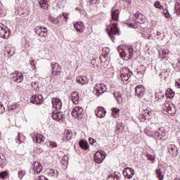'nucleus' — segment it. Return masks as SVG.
Segmentation results:
<instances>
[{"label":"nucleus","instance_id":"obj_1","mask_svg":"<svg viewBox=\"0 0 180 180\" xmlns=\"http://www.w3.org/2000/svg\"><path fill=\"white\" fill-rule=\"evenodd\" d=\"M117 50L121 58H122V60H126V61L133 58L134 53H136V50H134V48L131 46H118Z\"/></svg>","mask_w":180,"mask_h":180},{"label":"nucleus","instance_id":"obj_2","mask_svg":"<svg viewBox=\"0 0 180 180\" xmlns=\"http://www.w3.org/2000/svg\"><path fill=\"white\" fill-rule=\"evenodd\" d=\"M11 36H12L11 29L6 27V25L0 23V37H1V39H8Z\"/></svg>","mask_w":180,"mask_h":180},{"label":"nucleus","instance_id":"obj_3","mask_svg":"<svg viewBox=\"0 0 180 180\" xmlns=\"http://www.w3.org/2000/svg\"><path fill=\"white\" fill-rule=\"evenodd\" d=\"M84 108L79 106L75 107L72 110V116L78 120H81L84 117Z\"/></svg>","mask_w":180,"mask_h":180},{"label":"nucleus","instance_id":"obj_4","mask_svg":"<svg viewBox=\"0 0 180 180\" xmlns=\"http://www.w3.org/2000/svg\"><path fill=\"white\" fill-rule=\"evenodd\" d=\"M108 34L112 41H115V34H119V29H117V23L114 22L110 27V30L108 31Z\"/></svg>","mask_w":180,"mask_h":180},{"label":"nucleus","instance_id":"obj_5","mask_svg":"<svg viewBox=\"0 0 180 180\" xmlns=\"http://www.w3.org/2000/svg\"><path fill=\"white\" fill-rule=\"evenodd\" d=\"M152 137L154 139H158L159 140H162L165 136H167V131L165 129L159 128L157 131L151 134Z\"/></svg>","mask_w":180,"mask_h":180},{"label":"nucleus","instance_id":"obj_6","mask_svg":"<svg viewBox=\"0 0 180 180\" xmlns=\"http://www.w3.org/2000/svg\"><path fill=\"white\" fill-rule=\"evenodd\" d=\"M106 89H108V88L105 84L100 83L94 86V92L96 94V96H100L103 92H106Z\"/></svg>","mask_w":180,"mask_h":180},{"label":"nucleus","instance_id":"obj_7","mask_svg":"<svg viewBox=\"0 0 180 180\" xmlns=\"http://www.w3.org/2000/svg\"><path fill=\"white\" fill-rule=\"evenodd\" d=\"M51 65L52 68V75L55 73L56 77H60L61 75V68L60 67V65L56 62H52Z\"/></svg>","mask_w":180,"mask_h":180},{"label":"nucleus","instance_id":"obj_8","mask_svg":"<svg viewBox=\"0 0 180 180\" xmlns=\"http://www.w3.org/2000/svg\"><path fill=\"white\" fill-rule=\"evenodd\" d=\"M51 116L54 120H57V122L64 120V119H65V115L63 113V112H58V110H56L52 112Z\"/></svg>","mask_w":180,"mask_h":180},{"label":"nucleus","instance_id":"obj_9","mask_svg":"<svg viewBox=\"0 0 180 180\" xmlns=\"http://www.w3.org/2000/svg\"><path fill=\"white\" fill-rule=\"evenodd\" d=\"M35 33L40 37H47V27H36Z\"/></svg>","mask_w":180,"mask_h":180},{"label":"nucleus","instance_id":"obj_10","mask_svg":"<svg viewBox=\"0 0 180 180\" xmlns=\"http://www.w3.org/2000/svg\"><path fill=\"white\" fill-rule=\"evenodd\" d=\"M11 78L15 82H22L23 81V75L18 71L11 74Z\"/></svg>","mask_w":180,"mask_h":180},{"label":"nucleus","instance_id":"obj_11","mask_svg":"<svg viewBox=\"0 0 180 180\" xmlns=\"http://www.w3.org/2000/svg\"><path fill=\"white\" fill-rule=\"evenodd\" d=\"M123 175L124 176H126L127 179H131L134 176V169L130 167H126L123 170Z\"/></svg>","mask_w":180,"mask_h":180},{"label":"nucleus","instance_id":"obj_12","mask_svg":"<svg viewBox=\"0 0 180 180\" xmlns=\"http://www.w3.org/2000/svg\"><path fill=\"white\" fill-rule=\"evenodd\" d=\"M31 103H34V105H40V103H43V96H32L30 98Z\"/></svg>","mask_w":180,"mask_h":180},{"label":"nucleus","instance_id":"obj_13","mask_svg":"<svg viewBox=\"0 0 180 180\" xmlns=\"http://www.w3.org/2000/svg\"><path fill=\"white\" fill-rule=\"evenodd\" d=\"M74 27L75 30L78 33H82L84 30H85V25H84V22L82 21H77L74 24Z\"/></svg>","mask_w":180,"mask_h":180},{"label":"nucleus","instance_id":"obj_14","mask_svg":"<svg viewBox=\"0 0 180 180\" xmlns=\"http://www.w3.org/2000/svg\"><path fill=\"white\" fill-rule=\"evenodd\" d=\"M32 169L34 172V174H37V175H39L41 171H43V166L41 165V163L39 162H34Z\"/></svg>","mask_w":180,"mask_h":180},{"label":"nucleus","instance_id":"obj_15","mask_svg":"<svg viewBox=\"0 0 180 180\" xmlns=\"http://www.w3.org/2000/svg\"><path fill=\"white\" fill-rule=\"evenodd\" d=\"M144 92L146 90H144L143 85L139 84L135 87V94L138 98H141L144 95Z\"/></svg>","mask_w":180,"mask_h":180},{"label":"nucleus","instance_id":"obj_16","mask_svg":"<svg viewBox=\"0 0 180 180\" xmlns=\"http://www.w3.org/2000/svg\"><path fill=\"white\" fill-rule=\"evenodd\" d=\"M52 106L53 108H56V110H61L63 106V103L60 98H53L52 99Z\"/></svg>","mask_w":180,"mask_h":180},{"label":"nucleus","instance_id":"obj_17","mask_svg":"<svg viewBox=\"0 0 180 180\" xmlns=\"http://www.w3.org/2000/svg\"><path fill=\"white\" fill-rule=\"evenodd\" d=\"M151 117H153V111H151L150 108L143 110L142 111V119L144 120H150Z\"/></svg>","mask_w":180,"mask_h":180},{"label":"nucleus","instance_id":"obj_18","mask_svg":"<svg viewBox=\"0 0 180 180\" xmlns=\"http://www.w3.org/2000/svg\"><path fill=\"white\" fill-rule=\"evenodd\" d=\"M96 116L100 119L105 117L106 116V110L103 107H98L96 110Z\"/></svg>","mask_w":180,"mask_h":180},{"label":"nucleus","instance_id":"obj_19","mask_svg":"<svg viewBox=\"0 0 180 180\" xmlns=\"http://www.w3.org/2000/svg\"><path fill=\"white\" fill-rule=\"evenodd\" d=\"M119 15H120L119 8H117L116 7L114 6L111 9V18L112 20H115L116 22H118Z\"/></svg>","mask_w":180,"mask_h":180},{"label":"nucleus","instance_id":"obj_20","mask_svg":"<svg viewBox=\"0 0 180 180\" xmlns=\"http://www.w3.org/2000/svg\"><path fill=\"white\" fill-rule=\"evenodd\" d=\"M76 81L77 84H81V85H86L89 82V79L86 76H79L77 77Z\"/></svg>","mask_w":180,"mask_h":180},{"label":"nucleus","instance_id":"obj_21","mask_svg":"<svg viewBox=\"0 0 180 180\" xmlns=\"http://www.w3.org/2000/svg\"><path fill=\"white\" fill-rule=\"evenodd\" d=\"M70 99L75 105H78L79 101V94L77 91H73L70 95Z\"/></svg>","mask_w":180,"mask_h":180},{"label":"nucleus","instance_id":"obj_22","mask_svg":"<svg viewBox=\"0 0 180 180\" xmlns=\"http://www.w3.org/2000/svg\"><path fill=\"white\" fill-rule=\"evenodd\" d=\"M32 140L36 143H43V141L45 140V138L41 134H37L33 136Z\"/></svg>","mask_w":180,"mask_h":180},{"label":"nucleus","instance_id":"obj_23","mask_svg":"<svg viewBox=\"0 0 180 180\" xmlns=\"http://www.w3.org/2000/svg\"><path fill=\"white\" fill-rule=\"evenodd\" d=\"M168 150L171 155H173V156L178 155V149H176V146H175V145H169L168 146Z\"/></svg>","mask_w":180,"mask_h":180},{"label":"nucleus","instance_id":"obj_24","mask_svg":"<svg viewBox=\"0 0 180 180\" xmlns=\"http://www.w3.org/2000/svg\"><path fill=\"white\" fill-rule=\"evenodd\" d=\"M71 139H72V130H65V136L63 137V140H65V141H68L70 140H71Z\"/></svg>","mask_w":180,"mask_h":180},{"label":"nucleus","instance_id":"obj_25","mask_svg":"<svg viewBox=\"0 0 180 180\" xmlns=\"http://www.w3.org/2000/svg\"><path fill=\"white\" fill-rule=\"evenodd\" d=\"M105 159V156L102 158L99 153H96L94 155V161L97 164H101V162H103V160Z\"/></svg>","mask_w":180,"mask_h":180},{"label":"nucleus","instance_id":"obj_26","mask_svg":"<svg viewBox=\"0 0 180 180\" xmlns=\"http://www.w3.org/2000/svg\"><path fill=\"white\" fill-rule=\"evenodd\" d=\"M134 18L136 19V20H139V23H144V15L141 13H136L134 14Z\"/></svg>","mask_w":180,"mask_h":180},{"label":"nucleus","instance_id":"obj_27","mask_svg":"<svg viewBox=\"0 0 180 180\" xmlns=\"http://www.w3.org/2000/svg\"><path fill=\"white\" fill-rule=\"evenodd\" d=\"M39 5L41 9H44L45 11H47L49 8V1L47 0H40L39 1Z\"/></svg>","mask_w":180,"mask_h":180},{"label":"nucleus","instance_id":"obj_28","mask_svg":"<svg viewBox=\"0 0 180 180\" xmlns=\"http://www.w3.org/2000/svg\"><path fill=\"white\" fill-rule=\"evenodd\" d=\"M60 18H63V16L61 15H58L57 18L49 16V22H51L53 25H58V23H60Z\"/></svg>","mask_w":180,"mask_h":180},{"label":"nucleus","instance_id":"obj_29","mask_svg":"<svg viewBox=\"0 0 180 180\" xmlns=\"http://www.w3.org/2000/svg\"><path fill=\"white\" fill-rule=\"evenodd\" d=\"M49 176H53V178H58V171L54 169H50L48 171Z\"/></svg>","mask_w":180,"mask_h":180},{"label":"nucleus","instance_id":"obj_30","mask_svg":"<svg viewBox=\"0 0 180 180\" xmlns=\"http://www.w3.org/2000/svg\"><path fill=\"white\" fill-rule=\"evenodd\" d=\"M79 146L81 148H83V150H89V144L86 141L81 140L79 143Z\"/></svg>","mask_w":180,"mask_h":180},{"label":"nucleus","instance_id":"obj_31","mask_svg":"<svg viewBox=\"0 0 180 180\" xmlns=\"http://www.w3.org/2000/svg\"><path fill=\"white\" fill-rule=\"evenodd\" d=\"M130 77H131V75L129 73H124L121 74L120 77L123 82H129V79H130Z\"/></svg>","mask_w":180,"mask_h":180},{"label":"nucleus","instance_id":"obj_32","mask_svg":"<svg viewBox=\"0 0 180 180\" xmlns=\"http://www.w3.org/2000/svg\"><path fill=\"white\" fill-rule=\"evenodd\" d=\"M166 96L169 99H172V98L175 96V92H174V91H172L171 89H167L166 91Z\"/></svg>","mask_w":180,"mask_h":180},{"label":"nucleus","instance_id":"obj_33","mask_svg":"<svg viewBox=\"0 0 180 180\" xmlns=\"http://www.w3.org/2000/svg\"><path fill=\"white\" fill-rule=\"evenodd\" d=\"M156 172V176L158 178L159 180H164V175H162V172L161 171V169L158 168L155 170Z\"/></svg>","mask_w":180,"mask_h":180},{"label":"nucleus","instance_id":"obj_34","mask_svg":"<svg viewBox=\"0 0 180 180\" xmlns=\"http://www.w3.org/2000/svg\"><path fill=\"white\" fill-rule=\"evenodd\" d=\"M166 112L169 115H171L172 116V115H174L175 113H176V109H175V108L174 107V105L172 104V105H170V107L167 110H166Z\"/></svg>","mask_w":180,"mask_h":180},{"label":"nucleus","instance_id":"obj_35","mask_svg":"<svg viewBox=\"0 0 180 180\" xmlns=\"http://www.w3.org/2000/svg\"><path fill=\"white\" fill-rule=\"evenodd\" d=\"M146 67H144L143 65H141L140 67V68L136 69V72L137 74H139V75H144L145 72H146Z\"/></svg>","mask_w":180,"mask_h":180},{"label":"nucleus","instance_id":"obj_36","mask_svg":"<svg viewBox=\"0 0 180 180\" xmlns=\"http://www.w3.org/2000/svg\"><path fill=\"white\" fill-rule=\"evenodd\" d=\"M172 103H171V102L169 101H166L162 106L163 110H165L167 112V110L172 106Z\"/></svg>","mask_w":180,"mask_h":180},{"label":"nucleus","instance_id":"obj_37","mask_svg":"<svg viewBox=\"0 0 180 180\" xmlns=\"http://www.w3.org/2000/svg\"><path fill=\"white\" fill-rule=\"evenodd\" d=\"M114 96L116 99V101L120 103V102H122V94L120 92H114Z\"/></svg>","mask_w":180,"mask_h":180},{"label":"nucleus","instance_id":"obj_38","mask_svg":"<svg viewBox=\"0 0 180 180\" xmlns=\"http://www.w3.org/2000/svg\"><path fill=\"white\" fill-rule=\"evenodd\" d=\"M174 12L176 15H180V4L179 2H176L174 4Z\"/></svg>","mask_w":180,"mask_h":180},{"label":"nucleus","instance_id":"obj_39","mask_svg":"<svg viewBox=\"0 0 180 180\" xmlns=\"http://www.w3.org/2000/svg\"><path fill=\"white\" fill-rule=\"evenodd\" d=\"M120 112V109L112 108V115L113 116V117H119Z\"/></svg>","mask_w":180,"mask_h":180},{"label":"nucleus","instance_id":"obj_40","mask_svg":"<svg viewBox=\"0 0 180 180\" xmlns=\"http://www.w3.org/2000/svg\"><path fill=\"white\" fill-rule=\"evenodd\" d=\"M31 85L34 91H36V92H39V83L37 82H32L31 83Z\"/></svg>","mask_w":180,"mask_h":180},{"label":"nucleus","instance_id":"obj_41","mask_svg":"<svg viewBox=\"0 0 180 180\" xmlns=\"http://www.w3.org/2000/svg\"><path fill=\"white\" fill-rule=\"evenodd\" d=\"M146 158H148V161H150L152 163L155 162V156L150 155V153H147Z\"/></svg>","mask_w":180,"mask_h":180},{"label":"nucleus","instance_id":"obj_42","mask_svg":"<svg viewBox=\"0 0 180 180\" xmlns=\"http://www.w3.org/2000/svg\"><path fill=\"white\" fill-rule=\"evenodd\" d=\"M26 175V171L25 170H19L18 171V178L19 179H22L23 176Z\"/></svg>","mask_w":180,"mask_h":180},{"label":"nucleus","instance_id":"obj_43","mask_svg":"<svg viewBox=\"0 0 180 180\" xmlns=\"http://www.w3.org/2000/svg\"><path fill=\"white\" fill-rule=\"evenodd\" d=\"M162 54L163 58H167V57H168V55L169 54V51L168 49H163L162 50Z\"/></svg>","mask_w":180,"mask_h":180},{"label":"nucleus","instance_id":"obj_44","mask_svg":"<svg viewBox=\"0 0 180 180\" xmlns=\"http://www.w3.org/2000/svg\"><path fill=\"white\" fill-rule=\"evenodd\" d=\"M100 60L101 63H106L108 61V55L102 54L100 56Z\"/></svg>","mask_w":180,"mask_h":180},{"label":"nucleus","instance_id":"obj_45","mask_svg":"<svg viewBox=\"0 0 180 180\" xmlns=\"http://www.w3.org/2000/svg\"><path fill=\"white\" fill-rule=\"evenodd\" d=\"M155 7L158 8V9H164V6L161 5V2L157 1L155 2Z\"/></svg>","mask_w":180,"mask_h":180},{"label":"nucleus","instance_id":"obj_46","mask_svg":"<svg viewBox=\"0 0 180 180\" xmlns=\"http://www.w3.org/2000/svg\"><path fill=\"white\" fill-rule=\"evenodd\" d=\"M6 176H8V172L4 171L0 173V178L1 179H5V178H6Z\"/></svg>","mask_w":180,"mask_h":180},{"label":"nucleus","instance_id":"obj_47","mask_svg":"<svg viewBox=\"0 0 180 180\" xmlns=\"http://www.w3.org/2000/svg\"><path fill=\"white\" fill-rule=\"evenodd\" d=\"M156 37L157 39H160V40H162V39H164V35L161 32L158 31L156 32Z\"/></svg>","mask_w":180,"mask_h":180},{"label":"nucleus","instance_id":"obj_48","mask_svg":"<svg viewBox=\"0 0 180 180\" xmlns=\"http://www.w3.org/2000/svg\"><path fill=\"white\" fill-rule=\"evenodd\" d=\"M96 153H98L102 158L104 157V158H106V152H105L103 150H98Z\"/></svg>","mask_w":180,"mask_h":180},{"label":"nucleus","instance_id":"obj_49","mask_svg":"<svg viewBox=\"0 0 180 180\" xmlns=\"http://www.w3.org/2000/svg\"><path fill=\"white\" fill-rule=\"evenodd\" d=\"M142 37H144V39L150 40L151 39V34H142Z\"/></svg>","mask_w":180,"mask_h":180},{"label":"nucleus","instance_id":"obj_50","mask_svg":"<svg viewBox=\"0 0 180 180\" xmlns=\"http://www.w3.org/2000/svg\"><path fill=\"white\" fill-rule=\"evenodd\" d=\"M155 98H156V101H162V99H164V95H162L160 96V95L156 94Z\"/></svg>","mask_w":180,"mask_h":180},{"label":"nucleus","instance_id":"obj_51","mask_svg":"<svg viewBox=\"0 0 180 180\" xmlns=\"http://www.w3.org/2000/svg\"><path fill=\"white\" fill-rule=\"evenodd\" d=\"M35 180H49L46 176H39L35 179Z\"/></svg>","mask_w":180,"mask_h":180},{"label":"nucleus","instance_id":"obj_52","mask_svg":"<svg viewBox=\"0 0 180 180\" xmlns=\"http://www.w3.org/2000/svg\"><path fill=\"white\" fill-rule=\"evenodd\" d=\"M50 146L51 147V148H56V147H57V143H56V142H51L50 143Z\"/></svg>","mask_w":180,"mask_h":180},{"label":"nucleus","instance_id":"obj_53","mask_svg":"<svg viewBox=\"0 0 180 180\" xmlns=\"http://www.w3.org/2000/svg\"><path fill=\"white\" fill-rule=\"evenodd\" d=\"M89 141L92 145L95 144V143H96V141L95 139H92V138H89Z\"/></svg>","mask_w":180,"mask_h":180},{"label":"nucleus","instance_id":"obj_54","mask_svg":"<svg viewBox=\"0 0 180 180\" xmlns=\"http://www.w3.org/2000/svg\"><path fill=\"white\" fill-rule=\"evenodd\" d=\"M5 160V155H0V165L2 164V161Z\"/></svg>","mask_w":180,"mask_h":180},{"label":"nucleus","instance_id":"obj_55","mask_svg":"<svg viewBox=\"0 0 180 180\" xmlns=\"http://www.w3.org/2000/svg\"><path fill=\"white\" fill-rule=\"evenodd\" d=\"M30 65L34 67L33 70H36V65H34V60H32L30 61Z\"/></svg>","mask_w":180,"mask_h":180},{"label":"nucleus","instance_id":"obj_56","mask_svg":"<svg viewBox=\"0 0 180 180\" xmlns=\"http://www.w3.org/2000/svg\"><path fill=\"white\" fill-rule=\"evenodd\" d=\"M176 68H178V70H180V59H179L177 63H176Z\"/></svg>","mask_w":180,"mask_h":180},{"label":"nucleus","instance_id":"obj_57","mask_svg":"<svg viewBox=\"0 0 180 180\" xmlns=\"http://www.w3.org/2000/svg\"><path fill=\"white\" fill-rule=\"evenodd\" d=\"M37 153L38 154H41V153H43V148H37Z\"/></svg>","mask_w":180,"mask_h":180},{"label":"nucleus","instance_id":"obj_58","mask_svg":"<svg viewBox=\"0 0 180 180\" xmlns=\"http://www.w3.org/2000/svg\"><path fill=\"white\" fill-rule=\"evenodd\" d=\"M20 134H18V139H16V143H19L20 144Z\"/></svg>","mask_w":180,"mask_h":180},{"label":"nucleus","instance_id":"obj_59","mask_svg":"<svg viewBox=\"0 0 180 180\" xmlns=\"http://www.w3.org/2000/svg\"><path fill=\"white\" fill-rule=\"evenodd\" d=\"M17 106H18V104H15V105H12L11 108V110H13L16 109Z\"/></svg>","mask_w":180,"mask_h":180},{"label":"nucleus","instance_id":"obj_60","mask_svg":"<svg viewBox=\"0 0 180 180\" xmlns=\"http://www.w3.org/2000/svg\"><path fill=\"white\" fill-rule=\"evenodd\" d=\"M63 18L67 20V19H68V16L67 15V13H63Z\"/></svg>","mask_w":180,"mask_h":180},{"label":"nucleus","instance_id":"obj_61","mask_svg":"<svg viewBox=\"0 0 180 180\" xmlns=\"http://www.w3.org/2000/svg\"><path fill=\"white\" fill-rule=\"evenodd\" d=\"M129 27H134V29H136V27H137L136 25H133L132 23H130V24H129Z\"/></svg>","mask_w":180,"mask_h":180},{"label":"nucleus","instance_id":"obj_62","mask_svg":"<svg viewBox=\"0 0 180 180\" xmlns=\"http://www.w3.org/2000/svg\"><path fill=\"white\" fill-rule=\"evenodd\" d=\"M163 12L165 15H167V13H168V10H164Z\"/></svg>","mask_w":180,"mask_h":180},{"label":"nucleus","instance_id":"obj_63","mask_svg":"<svg viewBox=\"0 0 180 180\" xmlns=\"http://www.w3.org/2000/svg\"><path fill=\"white\" fill-rule=\"evenodd\" d=\"M90 4H95V0H90Z\"/></svg>","mask_w":180,"mask_h":180},{"label":"nucleus","instance_id":"obj_64","mask_svg":"<svg viewBox=\"0 0 180 180\" xmlns=\"http://www.w3.org/2000/svg\"><path fill=\"white\" fill-rule=\"evenodd\" d=\"M63 158H64V160H65V158L68 159V157H67V156L65 155V156L63 157Z\"/></svg>","mask_w":180,"mask_h":180}]
</instances>
